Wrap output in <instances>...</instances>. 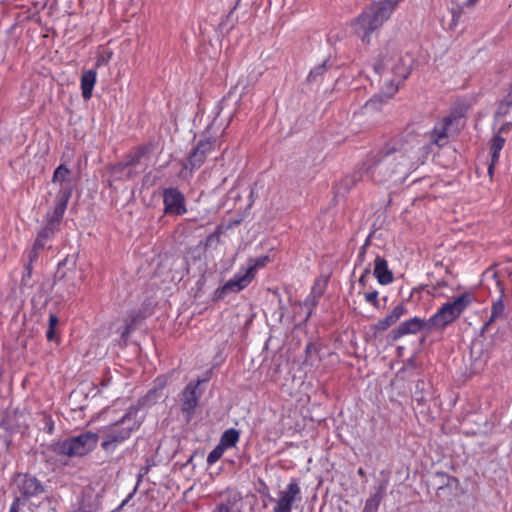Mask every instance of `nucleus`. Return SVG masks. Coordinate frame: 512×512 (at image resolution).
<instances>
[{
	"mask_svg": "<svg viewBox=\"0 0 512 512\" xmlns=\"http://www.w3.org/2000/svg\"><path fill=\"white\" fill-rule=\"evenodd\" d=\"M373 67L381 76L383 86L381 92L370 98L363 106L366 113L380 110L382 105L397 93L400 85L410 75L411 58L403 55L396 43L389 42L380 50Z\"/></svg>",
	"mask_w": 512,
	"mask_h": 512,
	"instance_id": "1",
	"label": "nucleus"
},
{
	"mask_svg": "<svg viewBox=\"0 0 512 512\" xmlns=\"http://www.w3.org/2000/svg\"><path fill=\"white\" fill-rule=\"evenodd\" d=\"M411 168V157L393 143L369 153L362 165L363 174L377 183L386 182L395 175L407 176Z\"/></svg>",
	"mask_w": 512,
	"mask_h": 512,
	"instance_id": "2",
	"label": "nucleus"
},
{
	"mask_svg": "<svg viewBox=\"0 0 512 512\" xmlns=\"http://www.w3.org/2000/svg\"><path fill=\"white\" fill-rule=\"evenodd\" d=\"M402 0H378L367 6L355 19L356 34L365 43H370L371 35L391 17Z\"/></svg>",
	"mask_w": 512,
	"mask_h": 512,
	"instance_id": "3",
	"label": "nucleus"
},
{
	"mask_svg": "<svg viewBox=\"0 0 512 512\" xmlns=\"http://www.w3.org/2000/svg\"><path fill=\"white\" fill-rule=\"evenodd\" d=\"M138 409L130 407L117 422L106 426L103 431L101 448L107 453H113L118 446L131 437L139 429L141 422L138 419Z\"/></svg>",
	"mask_w": 512,
	"mask_h": 512,
	"instance_id": "4",
	"label": "nucleus"
},
{
	"mask_svg": "<svg viewBox=\"0 0 512 512\" xmlns=\"http://www.w3.org/2000/svg\"><path fill=\"white\" fill-rule=\"evenodd\" d=\"M98 440L97 433L86 431L55 443L53 451L61 456L82 457L96 448Z\"/></svg>",
	"mask_w": 512,
	"mask_h": 512,
	"instance_id": "5",
	"label": "nucleus"
},
{
	"mask_svg": "<svg viewBox=\"0 0 512 512\" xmlns=\"http://www.w3.org/2000/svg\"><path fill=\"white\" fill-rule=\"evenodd\" d=\"M471 302V295L464 293L458 296L454 301L444 303L437 312L429 318L431 329H445L461 316Z\"/></svg>",
	"mask_w": 512,
	"mask_h": 512,
	"instance_id": "6",
	"label": "nucleus"
},
{
	"mask_svg": "<svg viewBox=\"0 0 512 512\" xmlns=\"http://www.w3.org/2000/svg\"><path fill=\"white\" fill-rule=\"evenodd\" d=\"M15 498H22L27 503L33 498H40L46 493V486L36 476L29 473H17L11 481Z\"/></svg>",
	"mask_w": 512,
	"mask_h": 512,
	"instance_id": "7",
	"label": "nucleus"
},
{
	"mask_svg": "<svg viewBox=\"0 0 512 512\" xmlns=\"http://www.w3.org/2000/svg\"><path fill=\"white\" fill-rule=\"evenodd\" d=\"M460 118L456 115H448L438 120L433 129L428 133L432 144L443 147L449 142V138L459 130Z\"/></svg>",
	"mask_w": 512,
	"mask_h": 512,
	"instance_id": "8",
	"label": "nucleus"
},
{
	"mask_svg": "<svg viewBox=\"0 0 512 512\" xmlns=\"http://www.w3.org/2000/svg\"><path fill=\"white\" fill-rule=\"evenodd\" d=\"M209 378L190 381L180 394L181 411L187 421L194 416L202 396V390L199 386L205 383Z\"/></svg>",
	"mask_w": 512,
	"mask_h": 512,
	"instance_id": "9",
	"label": "nucleus"
},
{
	"mask_svg": "<svg viewBox=\"0 0 512 512\" xmlns=\"http://www.w3.org/2000/svg\"><path fill=\"white\" fill-rule=\"evenodd\" d=\"M251 273L245 267L239 268L234 276L214 292V300H223L228 294L239 293L247 288L253 281Z\"/></svg>",
	"mask_w": 512,
	"mask_h": 512,
	"instance_id": "10",
	"label": "nucleus"
},
{
	"mask_svg": "<svg viewBox=\"0 0 512 512\" xmlns=\"http://www.w3.org/2000/svg\"><path fill=\"white\" fill-rule=\"evenodd\" d=\"M430 330L432 329L429 323V319L415 316L401 322L396 328L392 329L388 334V340L391 342H396L405 336L416 335L421 331Z\"/></svg>",
	"mask_w": 512,
	"mask_h": 512,
	"instance_id": "11",
	"label": "nucleus"
},
{
	"mask_svg": "<svg viewBox=\"0 0 512 512\" xmlns=\"http://www.w3.org/2000/svg\"><path fill=\"white\" fill-rule=\"evenodd\" d=\"M275 501L273 512H291L293 505L299 503L302 500L301 488L296 479H292L286 486V488L279 492Z\"/></svg>",
	"mask_w": 512,
	"mask_h": 512,
	"instance_id": "12",
	"label": "nucleus"
},
{
	"mask_svg": "<svg viewBox=\"0 0 512 512\" xmlns=\"http://www.w3.org/2000/svg\"><path fill=\"white\" fill-rule=\"evenodd\" d=\"M164 214L169 216H181L187 213L185 196L174 187L163 190Z\"/></svg>",
	"mask_w": 512,
	"mask_h": 512,
	"instance_id": "13",
	"label": "nucleus"
},
{
	"mask_svg": "<svg viewBox=\"0 0 512 512\" xmlns=\"http://www.w3.org/2000/svg\"><path fill=\"white\" fill-rule=\"evenodd\" d=\"M216 145L215 138L200 139L193 151L190 153L188 161L184 164L183 169L190 170V174L201 167L205 162L207 155L214 149Z\"/></svg>",
	"mask_w": 512,
	"mask_h": 512,
	"instance_id": "14",
	"label": "nucleus"
},
{
	"mask_svg": "<svg viewBox=\"0 0 512 512\" xmlns=\"http://www.w3.org/2000/svg\"><path fill=\"white\" fill-rule=\"evenodd\" d=\"M70 198L71 197H68V192L56 194L52 209L46 214L47 224L59 228Z\"/></svg>",
	"mask_w": 512,
	"mask_h": 512,
	"instance_id": "15",
	"label": "nucleus"
},
{
	"mask_svg": "<svg viewBox=\"0 0 512 512\" xmlns=\"http://www.w3.org/2000/svg\"><path fill=\"white\" fill-rule=\"evenodd\" d=\"M407 313V307L403 303H399L385 317L373 324L372 329L375 333L384 332L389 327L396 324Z\"/></svg>",
	"mask_w": 512,
	"mask_h": 512,
	"instance_id": "16",
	"label": "nucleus"
},
{
	"mask_svg": "<svg viewBox=\"0 0 512 512\" xmlns=\"http://www.w3.org/2000/svg\"><path fill=\"white\" fill-rule=\"evenodd\" d=\"M373 256V275L381 285H388L393 282L394 277L392 271L388 268V263L384 257L376 252H372Z\"/></svg>",
	"mask_w": 512,
	"mask_h": 512,
	"instance_id": "17",
	"label": "nucleus"
},
{
	"mask_svg": "<svg viewBox=\"0 0 512 512\" xmlns=\"http://www.w3.org/2000/svg\"><path fill=\"white\" fill-rule=\"evenodd\" d=\"M70 170L66 165H59L53 173L52 183L58 184L59 189L56 194H62L68 192V197L72 196L73 186L70 179Z\"/></svg>",
	"mask_w": 512,
	"mask_h": 512,
	"instance_id": "18",
	"label": "nucleus"
},
{
	"mask_svg": "<svg viewBox=\"0 0 512 512\" xmlns=\"http://www.w3.org/2000/svg\"><path fill=\"white\" fill-rule=\"evenodd\" d=\"M145 153V148L137 147L126 156L123 162H120L114 166V173H122L127 168L138 165L140 163L141 158L145 155Z\"/></svg>",
	"mask_w": 512,
	"mask_h": 512,
	"instance_id": "19",
	"label": "nucleus"
},
{
	"mask_svg": "<svg viewBox=\"0 0 512 512\" xmlns=\"http://www.w3.org/2000/svg\"><path fill=\"white\" fill-rule=\"evenodd\" d=\"M97 80V72L94 69L85 71L81 76L82 96L88 100L92 96V91Z\"/></svg>",
	"mask_w": 512,
	"mask_h": 512,
	"instance_id": "20",
	"label": "nucleus"
},
{
	"mask_svg": "<svg viewBox=\"0 0 512 512\" xmlns=\"http://www.w3.org/2000/svg\"><path fill=\"white\" fill-rule=\"evenodd\" d=\"M505 139L499 134H495L491 141L490 146V154H491V162L488 167V173L492 175L494 166L499 161L500 152L504 147Z\"/></svg>",
	"mask_w": 512,
	"mask_h": 512,
	"instance_id": "21",
	"label": "nucleus"
},
{
	"mask_svg": "<svg viewBox=\"0 0 512 512\" xmlns=\"http://www.w3.org/2000/svg\"><path fill=\"white\" fill-rule=\"evenodd\" d=\"M503 296H504V289L503 287L500 288V295L499 297L493 302L492 308H491V315L489 320L485 323L483 329H487V327L494 322L496 319L503 316L505 311V305L503 302Z\"/></svg>",
	"mask_w": 512,
	"mask_h": 512,
	"instance_id": "22",
	"label": "nucleus"
},
{
	"mask_svg": "<svg viewBox=\"0 0 512 512\" xmlns=\"http://www.w3.org/2000/svg\"><path fill=\"white\" fill-rule=\"evenodd\" d=\"M58 230L59 228L46 223L37 234L35 239L36 247L45 248L46 243L54 237Z\"/></svg>",
	"mask_w": 512,
	"mask_h": 512,
	"instance_id": "23",
	"label": "nucleus"
},
{
	"mask_svg": "<svg viewBox=\"0 0 512 512\" xmlns=\"http://www.w3.org/2000/svg\"><path fill=\"white\" fill-rule=\"evenodd\" d=\"M240 433L235 428L227 429L221 436L219 445L224 449L234 447L239 441Z\"/></svg>",
	"mask_w": 512,
	"mask_h": 512,
	"instance_id": "24",
	"label": "nucleus"
},
{
	"mask_svg": "<svg viewBox=\"0 0 512 512\" xmlns=\"http://www.w3.org/2000/svg\"><path fill=\"white\" fill-rule=\"evenodd\" d=\"M270 261L269 256H260L257 258H250L247 261L245 269L251 273L253 279L257 273V270L263 268Z\"/></svg>",
	"mask_w": 512,
	"mask_h": 512,
	"instance_id": "25",
	"label": "nucleus"
},
{
	"mask_svg": "<svg viewBox=\"0 0 512 512\" xmlns=\"http://www.w3.org/2000/svg\"><path fill=\"white\" fill-rule=\"evenodd\" d=\"M323 291L321 289H317L315 286L312 288L310 294L305 298L303 305L308 308V315L310 317L312 314V310L316 307L319 298L321 297Z\"/></svg>",
	"mask_w": 512,
	"mask_h": 512,
	"instance_id": "26",
	"label": "nucleus"
},
{
	"mask_svg": "<svg viewBox=\"0 0 512 512\" xmlns=\"http://www.w3.org/2000/svg\"><path fill=\"white\" fill-rule=\"evenodd\" d=\"M382 500V488L376 493L372 494L365 502L362 512H377Z\"/></svg>",
	"mask_w": 512,
	"mask_h": 512,
	"instance_id": "27",
	"label": "nucleus"
},
{
	"mask_svg": "<svg viewBox=\"0 0 512 512\" xmlns=\"http://www.w3.org/2000/svg\"><path fill=\"white\" fill-rule=\"evenodd\" d=\"M512 107V87L503 100L500 101L498 105V109L495 113L496 117H503L509 113L510 108Z\"/></svg>",
	"mask_w": 512,
	"mask_h": 512,
	"instance_id": "28",
	"label": "nucleus"
},
{
	"mask_svg": "<svg viewBox=\"0 0 512 512\" xmlns=\"http://www.w3.org/2000/svg\"><path fill=\"white\" fill-rule=\"evenodd\" d=\"M59 323L58 317L51 313L49 315L48 328L46 331V338L48 341H54L56 339V326Z\"/></svg>",
	"mask_w": 512,
	"mask_h": 512,
	"instance_id": "29",
	"label": "nucleus"
},
{
	"mask_svg": "<svg viewBox=\"0 0 512 512\" xmlns=\"http://www.w3.org/2000/svg\"><path fill=\"white\" fill-rule=\"evenodd\" d=\"M326 71V62L314 67L307 76L308 82H316Z\"/></svg>",
	"mask_w": 512,
	"mask_h": 512,
	"instance_id": "30",
	"label": "nucleus"
},
{
	"mask_svg": "<svg viewBox=\"0 0 512 512\" xmlns=\"http://www.w3.org/2000/svg\"><path fill=\"white\" fill-rule=\"evenodd\" d=\"M226 449L221 445H217L207 456V464L209 466L214 465L223 455Z\"/></svg>",
	"mask_w": 512,
	"mask_h": 512,
	"instance_id": "31",
	"label": "nucleus"
},
{
	"mask_svg": "<svg viewBox=\"0 0 512 512\" xmlns=\"http://www.w3.org/2000/svg\"><path fill=\"white\" fill-rule=\"evenodd\" d=\"M370 250V240L369 238L366 239L365 243L361 246L358 255H357V261L356 266L362 265L365 262L367 254H371L373 251Z\"/></svg>",
	"mask_w": 512,
	"mask_h": 512,
	"instance_id": "32",
	"label": "nucleus"
},
{
	"mask_svg": "<svg viewBox=\"0 0 512 512\" xmlns=\"http://www.w3.org/2000/svg\"><path fill=\"white\" fill-rule=\"evenodd\" d=\"M364 300L376 309L381 308L377 290H372L364 293Z\"/></svg>",
	"mask_w": 512,
	"mask_h": 512,
	"instance_id": "33",
	"label": "nucleus"
},
{
	"mask_svg": "<svg viewBox=\"0 0 512 512\" xmlns=\"http://www.w3.org/2000/svg\"><path fill=\"white\" fill-rule=\"evenodd\" d=\"M31 278H32V266L30 264H26L24 267V273L21 278V286L22 287H32Z\"/></svg>",
	"mask_w": 512,
	"mask_h": 512,
	"instance_id": "34",
	"label": "nucleus"
},
{
	"mask_svg": "<svg viewBox=\"0 0 512 512\" xmlns=\"http://www.w3.org/2000/svg\"><path fill=\"white\" fill-rule=\"evenodd\" d=\"M371 265H372L371 262L367 263V265L364 267L363 272L359 278V285L362 287L366 286L367 279L371 274Z\"/></svg>",
	"mask_w": 512,
	"mask_h": 512,
	"instance_id": "35",
	"label": "nucleus"
},
{
	"mask_svg": "<svg viewBox=\"0 0 512 512\" xmlns=\"http://www.w3.org/2000/svg\"><path fill=\"white\" fill-rule=\"evenodd\" d=\"M25 504L22 498H14L8 512H24L22 508Z\"/></svg>",
	"mask_w": 512,
	"mask_h": 512,
	"instance_id": "36",
	"label": "nucleus"
},
{
	"mask_svg": "<svg viewBox=\"0 0 512 512\" xmlns=\"http://www.w3.org/2000/svg\"><path fill=\"white\" fill-rule=\"evenodd\" d=\"M42 249L43 248H37L36 243L34 242L32 249L28 252V262L26 264H30L32 266L33 262L38 258L39 251Z\"/></svg>",
	"mask_w": 512,
	"mask_h": 512,
	"instance_id": "37",
	"label": "nucleus"
},
{
	"mask_svg": "<svg viewBox=\"0 0 512 512\" xmlns=\"http://www.w3.org/2000/svg\"><path fill=\"white\" fill-rule=\"evenodd\" d=\"M135 326V320L133 319L131 322H126L124 330L121 333V337L125 339L132 332Z\"/></svg>",
	"mask_w": 512,
	"mask_h": 512,
	"instance_id": "38",
	"label": "nucleus"
},
{
	"mask_svg": "<svg viewBox=\"0 0 512 512\" xmlns=\"http://www.w3.org/2000/svg\"><path fill=\"white\" fill-rule=\"evenodd\" d=\"M212 512H232V510L229 505L220 503L212 510Z\"/></svg>",
	"mask_w": 512,
	"mask_h": 512,
	"instance_id": "39",
	"label": "nucleus"
},
{
	"mask_svg": "<svg viewBox=\"0 0 512 512\" xmlns=\"http://www.w3.org/2000/svg\"><path fill=\"white\" fill-rule=\"evenodd\" d=\"M512 127V122H506L504 123L498 130V133L497 134H501V133H507Z\"/></svg>",
	"mask_w": 512,
	"mask_h": 512,
	"instance_id": "40",
	"label": "nucleus"
},
{
	"mask_svg": "<svg viewBox=\"0 0 512 512\" xmlns=\"http://www.w3.org/2000/svg\"><path fill=\"white\" fill-rule=\"evenodd\" d=\"M144 316L141 313H134L130 316V319L127 322H131L133 319L135 320V325H137Z\"/></svg>",
	"mask_w": 512,
	"mask_h": 512,
	"instance_id": "41",
	"label": "nucleus"
},
{
	"mask_svg": "<svg viewBox=\"0 0 512 512\" xmlns=\"http://www.w3.org/2000/svg\"><path fill=\"white\" fill-rule=\"evenodd\" d=\"M155 383H156V389L154 391H151L150 393H155L157 389L164 388V386L166 384L165 380L163 378H160V377H158L156 379Z\"/></svg>",
	"mask_w": 512,
	"mask_h": 512,
	"instance_id": "42",
	"label": "nucleus"
},
{
	"mask_svg": "<svg viewBox=\"0 0 512 512\" xmlns=\"http://www.w3.org/2000/svg\"><path fill=\"white\" fill-rule=\"evenodd\" d=\"M45 421H46L47 431H48V433L51 434L54 429L53 421L50 417H45Z\"/></svg>",
	"mask_w": 512,
	"mask_h": 512,
	"instance_id": "43",
	"label": "nucleus"
},
{
	"mask_svg": "<svg viewBox=\"0 0 512 512\" xmlns=\"http://www.w3.org/2000/svg\"><path fill=\"white\" fill-rule=\"evenodd\" d=\"M239 1H240V0H238V1H237V3L233 6V8L230 10V12H229V14L227 15V17H230V16L234 13V11H235V10L237 9V7H238Z\"/></svg>",
	"mask_w": 512,
	"mask_h": 512,
	"instance_id": "44",
	"label": "nucleus"
},
{
	"mask_svg": "<svg viewBox=\"0 0 512 512\" xmlns=\"http://www.w3.org/2000/svg\"><path fill=\"white\" fill-rule=\"evenodd\" d=\"M132 496H133V494H129V495L127 496V498L122 502V504H121V505L123 506V505L127 504V502L132 498Z\"/></svg>",
	"mask_w": 512,
	"mask_h": 512,
	"instance_id": "45",
	"label": "nucleus"
},
{
	"mask_svg": "<svg viewBox=\"0 0 512 512\" xmlns=\"http://www.w3.org/2000/svg\"><path fill=\"white\" fill-rule=\"evenodd\" d=\"M74 292H75V286H74V285H72V288L68 290V294H69V295H70V294H74Z\"/></svg>",
	"mask_w": 512,
	"mask_h": 512,
	"instance_id": "46",
	"label": "nucleus"
},
{
	"mask_svg": "<svg viewBox=\"0 0 512 512\" xmlns=\"http://www.w3.org/2000/svg\"><path fill=\"white\" fill-rule=\"evenodd\" d=\"M358 474H359L360 476H364L365 472H364L363 468H359V469H358Z\"/></svg>",
	"mask_w": 512,
	"mask_h": 512,
	"instance_id": "47",
	"label": "nucleus"
},
{
	"mask_svg": "<svg viewBox=\"0 0 512 512\" xmlns=\"http://www.w3.org/2000/svg\"><path fill=\"white\" fill-rule=\"evenodd\" d=\"M74 512H86V510L83 508V507H79L77 510H75Z\"/></svg>",
	"mask_w": 512,
	"mask_h": 512,
	"instance_id": "48",
	"label": "nucleus"
},
{
	"mask_svg": "<svg viewBox=\"0 0 512 512\" xmlns=\"http://www.w3.org/2000/svg\"><path fill=\"white\" fill-rule=\"evenodd\" d=\"M133 176V173L129 170L127 172V179H130Z\"/></svg>",
	"mask_w": 512,
	"mask_h": 512,
	"instance_id": "49",
	"label": "nucleus"
},
{
	"mask_svg": "<svg viewBox=\"0 0 512 512\" xmlns=\"http://www.w3.org/2000/svg\"><path fill=\"white\" fill-rule=\"evenodd\" d=\"M477 1H478V0H469L468 2H469L470 4H474V3H476Z\"/></svg>",
	"mask_w": 512,
	"mask_h": 512,
	"instance_id": "50",
	"label": "nucleus"
}]
</instances>
